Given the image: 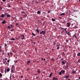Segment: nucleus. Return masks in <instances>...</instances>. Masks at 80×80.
Returning <instances> with one entry per match:
<instances>
[{
  "instance_id": "obj_41",
  "label": "nucleus",
  "mask_w": 80,
  "mask_h": 80,
  "mask_svg": "<svg viewBox=\"0 0 80 80\" xmlns=\"http://www.w3.org/2000/svg\"><path fill=\"white\" fill-rule=\"evenodd\" d=\"M67 28H64V30L66 31H67Z\"/></svg>"
},
{
  "instance_id": "obj_8",
  "label": "nucleus",
  "mask_w": 80,
  "mask_h": 80,
  "mask_svg": "<svg viewBox=\"0 0 80 80\" xmlns=\"http://www.w3.org/2000/svg\"><path fill=\"white\" fill-rule=\"evenodd\" d=\"M69 77V76L68 75L66 76H65L64 77V78H68Z\"/></svg>"
},
{
  "instance_id": "obj_43",
  "label": "nucleus",
  "mask_w": 80,
  "mask_h": 80,
  "mask_svg": "<svg viewBox=\"0 0 80 80\" xmlns=\"http://www.w3.org/2000/svg\"><path fill=\"white\" fill-rule=\"evenodd\" d=\"M5 1H6V0H2V1L3 2H5Z\"/></svg>"
},
{
  "instance_id": "obj_59",
  "label": "nucleus",
  "mask_w": 80,
  "mask_h": 80,
  "mask_svg": "<svg viewBox=\"0 0 80 80\" xmlns=\"http://www.w3.org/2000/svg\"><path fill=\"white\" fill-rule=\"evenodd\" d=\"M52 60L54 61V59H52Z\"/></svg>"
},
{
  "instance_id": "obj_52",
  "label": "nucleus",
  "mask_w": 80,
  "mask_h": 80,
  "mask_svg": "<svg viewBox=\"0 0 80 80\" xmlns=\"http://www.w3.org/2000/svg\"><path fill=\"white\" fill-rule=\"evenodd\" d=\"M38 75L36 73L35 74V75Z\"/></svg>"
},
{
  "instance_id": "obj_31",
  "label": "nucleus",
  "mask_w": 80,
  "mask_h": 80,
  "mask_svg": "<svg viewBox=\"0 0 80 80\" xmlns=\"http://www.w3.org/2000/svg\"><path fill=\"white\" fill-rule=\"evenodd\" d=\"M64 28H61V30H64Z\"/></svg>"
},
{
  "instance_id": "obj_23",
  "label": "nucleus",
  "mask_w": 80,
  "mask_h": 80,
  "mask_svg": "<svg viewBox=\"0 0 80 80\" xmlns=\"http://www.w3.org/2000/svg\"><path fill=\"white\" fill-rule=\"evenodd\" d=\"M12 71H13V70H12V69H13V68H13V65H12Z\"/></svg>"
},
{
  "instance_id": "obj_39",
  "label": "nucleus",
  "mask_w": 80,
  "mask_h": 80,
  "mask_svg": "<svg viewBox=\"0 0 80 80\" xmlns=\"http://www.w3.org/2000/svg\"><path fill=\"white\" fill-rule=\"evenodd\" d=\"M0 10L2 9V7H0Z\"/></svg>"
},
{
  "instance_id": "obj_33",
  "label": "nucleus",
  "mask_w": 80,
  "mask_h": 80,
  "mask_svg": "<svg viewBox=\"0 0 80 80\" xmlns=\"http://www.w3.org/2000/svg\"><path fill=\"white\" fill-rule=\"evenodd\" d=\"M14 62L15 63H17V60H16V61H14Z\"/></svg>"
},
{
  "instance_id": "obj_17",
  "label": "nucleus",
  "mask_w": 80,
  "mask_h": 80,
  "mask_svg": "<svg viewBox=\"0 0 80 80\" xmlns=\"http://www.w3.org/2000/svg\"><path fill=\"white\" fill-rule=\"evenodd\" d=\"M80 56V52H79L78 54H77V56L78 57Z\"/></svg>"
},
{
  "instance_id": "obj_21",
  "label": "nucleus",
  "mask_w": 80,
  "mask_h": 80,
  "mask_svg": "<svg viewBox=\"0 0 80 80\" xmlns=\"http://www.w3.org/2000/svg\"><path fill=\"white\" fill-rule=\"evenodd\" d=\"M51 11H52V10H49V11H48V13H50V12H51Z\"/></svg>"
},
{
  "instance_id": "obj_47",
  "label": "nucleus",
  "mask_w": 80,
  "mask_h": 80,
  "mask_svg": "<svg viewBox=\"0 0 80 80\" xmlns=\"http://www.w3.org/2000/svg\"><path fill=\"white\" fill-rule=\"evenodd\" d=\"M5 47H7V44H5Z\"/></svg>"
},
{
  "instance_id": "obj_15",
  "label": "nucleus",
  "mask_w": 80,
  "mask_h": 80,
  "mask_svg": "<svg viewBox=\"0 0 80 80\" xmlns=\"http://www.w3.org/2000/svg\"><path fill=\"white\" fill-rule=\"evenodd\" d=\"M61 72L62 73H64L65 72V71L61 70Z\"/></svg>"
},
{
  "instance_id": "obj_63",
  "label": "nucleus",
  "mask_w": 80,
  "mask_h": 80,
  "mask_svg": "<svg viewBox=\"0 0 80 80\" xmlns=\"http://www.w3.org/2000/svg\"><path fill=\"white\" fill-rule=\"evenodd\" d=\"M0 20H2V19H0Z\"/></svg>"
},
{
  "instance_id": "obj_6",
  "label": "nucleus",
  "mask_w": 80,
  "mask_h": 80,
  "mask_svg": "<svg viewBox=\"0 0 80 80\" xmlns=\"http://www.w3.org/2000/svg\"><path fill=\"white\" fill-rule=\"evenodd\" d=\"M37 72L39 74H40V70L38 69L37 70Z\"/></svg>"
},
{
  "instance_id": "obj_13",
  "label": "nucleus",
  "mask_w": 80,
  "mask_h": 80,
  "mask_svg": "<svg viewBox=\"0 0 80 80\" xmlns=\"http://www.w3.org/2000/svg\"><path fill=\"white\" fill-rule=\"evenodd\" d=\"M7 17H11V16L10 15H8L7 16Z\"/></svg>"
},
{
  "instance_id": "obj_45",
  "label": "nucleus",
  "mask_w": 80,
  "mask_h": 80,
  "mask_svg": "<svg viewBox=\"0 0 80 80\" xmlns=\"http://www.w3.org/2000/svg\"><path fill=\"white\" fill-rule=\"evenodd\" d=\"M21 78H23V76H21Z\"/></svg>"
},
{
  "instance_id": "obj_24",
  "label": "nucleus",
  "mask_w": 80,
  "mask_h": 80,
  "mask_svg": "<svg viewBox=\"0 0 80 80\" xmlns=\"http://www.w3.org/2000/svg\"><path fill=\"white\" fill-rule=\"evenodd\" d=\"M15 39L14 38H12L11 39V40H15Z\"/></svg>"
},
{
  "instance_id": "obj_25",
  "label": "nucleus",
  "mask_w": 80,
  "mask_h": 80,
  "mask_svg": "<svg viewBox=\"0 0 80 80\" xmlns=\"http://www.w3.org/2000/svg\"><path fill=\"white\" fill-rule=\"evenodd\" d=\"M8 28H9V29H10V28H11V27H10V26H8Z\"/></svg>"
},
{
  "instance_id": "obj_18",
  "label": "nucleus",
  "mask_w": 80,
  "mask_h": 80,
  "mask_svg": "<svg viewBox=\"0 0 80 80\" xmlns=\"http://www.w3.org/2000/svg\"><path fill=\"white\" fill-rule=\"evenodd\" d=\"M58 80V78H53V80Z\"/></svg>"
},
{
  "instance_id": "obj_1",
  "label": "nucleus",
  "mask_w": 80,
  "mask_h": 80,
  "mask_svg": "<svg viewBox=\"0 0 80 80\" xmlns=\"http://www.w3.org/2000/svg\"><path fill=\"white\" fill-rule=\"evenodd\" d=\"M42 33L45 35V31H41L40 32V34H42Z\"/></svg>"
},
{
  "instance_id": "obj_32",
  "label": "nucleus",
  "mask_w": 80,
  "mask_h": 80,
  "mask_svg": "<svg viewBox=\"0 0 80 80\" xmlns=\"http://www.w3.org/2000/svg\"><path fill=\"white\" fill-rule=\"evenodd\" d=\"M11 27H12V28H13V25H12V24L11 25Z\"/></svg>"
},
{
  "instance_id": "obj_34",
  "label": "nucleus",
  "mask_w": 80,
  "mask_h": 80,
  "mask_svg": "<svg viewBox=\"0 0 80 80\" xmlns=\"http://www.w3.org/2000/svg\"><path fill=\"white\" fill-rule=\"evenodd\" d=\"M14 30H13V29H12V30H10V31H11V32H13V31Z\"/></svg>"
},
{
  "instance_id": "obj_3",
  "label": "nucleus",
  "mask_w": 80,
  "mask_h": 80,
  "mask_svg": "<svg viewBox=\"0 0 80 80\" xmlns=\"http://www.w3.org/2000/svg\"><path fill=\"white\" fill-rule=\"evenodd\" d=\"M67 27H70V23L69 22H68L67 23Z\"/></svg>"
},
{
  "instance_id": "obj_51",
  "label": "nucleus",
  "mask_w": 80,
  "mask_h": 80,
  "mask_svg": "<svg viewBox=\"0 0 80 80\" xmlns=\"http://www.w3.org/2000/svg\"><path fill=\"white\" fill-rule=\"evenodd\" d=\"M8 56H9V53L8 52Z\"/></svg>"
},
{
  "instance_id": "obj_64",
  "label": "nucleus",
  "mask_w": 80,
  "mask_h": 80,
  "mask_svg": "<svg viewBox=\"0 0 80 80\" xmlns=\"http://www.w3.org/2000/svg\"><path fill=\"white\" fill-rule=\"evenodd\" d=\"M79 1L80 2V0H79Z\"/></svg>"
},
{
  "instance_id": "obj_55",
  "label": "nucleus",
  "mask_w": 80,
  "mask_h": 80,
  "mask_svg": "<svg viewBox=\"0 0 80 80\" xmlns=\"http://www.w3.org/2000/svg\"><path fill=\"white\" fill-rule=\"evenodd\" d=\"M43 60H44V61H45V58L44 59H43Z\"/></svg>"
},
{
  "instance_id": "obj_53",
  "label": "nucleus",
  "mask_w": 80,
  "mask_h": 80,
  "mask_svg": "<svg viewBox=\"0 0 80 80\" xmlns=\"http://www.w3.org/2000/svg\"><path fill=\"white\" fill-rule=\"evenodd\" d=\"M65 32H66V33H68L67 31H66Z\"/></svg>"
},
{
  "instance_id": "obj_49",
  "label": "nucleus",
  "mask_w": 80,
  "mask_h": 80,
  "mask_svg": "<svg viewBox=\"0 0 80 80\" xmlns=\"http://www.w3.org/2000/svg\"><path fill=\"white\" fill-rule=\"evenodd\" d=\"M22 13H25V12L24 11H22Z\"/></svg>"
},
{
  "instance_id": "obj_58",
  "label": "nucleus",
  "mask_w": 80,
  "mask_h": 80,
  "mask_svg": "<svg viewBox=\"0 0 80 80\" xmlns=\"http://www.w3.org/2000/svg\"><path fill=\"white\" fill-rule=\"evenodd\" d=\"M63 31H65V28L63 30Z\"/></svg>"
},
{
  "instance_id": "obj_54",
  "label": "nucleus",
  "mask_w": 80,
  "mask_h": 80,
  "mask_svg": "<svg viewBox=\"0 0 80 80\" xmlns=\"http://www.w3.org/2000/svg\"><path fill=\"white\" fill-rule=\"evenodd\" d=\"M74 28H77V27H74Z\"/></svg>"
},
{
  "instance_id": "obj_22",
  "label": "nucleus",
  "mask_w": 80,
  "mask_h": 80,
  "mask_svg": "<svg viewBox=\"0 0 80 80\" xmlns=\"http://www.w3.org/2000/svg\"><path fill=\"white\" fill-rule=\"evenodd\" d=\"M52 73H51L49 74V77H51L52 76Z\"/></svg>"
},
{
  "instance_id": "obj_40",
  "label": "nucleus",
  "mask_w": 80,
  "mask_h": 80,
  "mask_svg": "<svg viewBox=\"0 0 80 80\" xmlns=\"http://www.w3.org/2000/svg\"><path fill=\"white\" fill-rule=\"evenodd\" d=\"M36 79H38V76H37V77H36Z\"/></svg>"
},
{
  "instance_id": "obj_61",
  "label": "nucleus",
  "mask_w": 80,
  "mask_h": 80,
  "mask_svg": "<svg viewBox=\"0 0 80 80\" xmlns=\"http://www.w3.org/2000/svg\"><path fill=\"white\" fill-rule=\"evenodd\" d=\"M73 25V23H72V25Z\"/></svg>"
},
{
  "instance_id": "obj_7",
  "label": "nucleus",
  "mask_w": 80,
  "mask_h": 80,
  "mask_svg": "<svg viewBox=\"0 0 80 80\" xmlns=\"http://www.w3.org/2000/svg\"><path fill=\"white\" fill-rule=\"evenodd\" d=\"M5 17V15L3 14H2L1 15V17L2 18H3V17Z\"/></svg>"
},
{
  "instance_id": "obj_19",
  "label": "nucleus",
  "mask_w": 80,
  "mask_h": 80,
  "mask_svg": "<svg viewBox=\"0 0 80 80\" xmlns=\"http://www.w3.org/2000/svg\"><path fill=\"white\" fill-rule=\"evenodd\" d=\"M9 71H10V68H8L7 69V71L8 72Z\"/></svg>"
},
{
  "instance_id": "obj_60",
  "label": "nucleus",
  "mask_w": 80,
  "mask_h": 80,
  "mask_svg": "<svg viewBox=\"0 0 80 80\" xmlns=\"http://www.w3.org/2000/svg\"><path fill=\"white\" fill-rule=\"evenodd\" d=\"M25 80H27V79H25Z\"/></svg>"
},
{
  "instance_id": "obj_48",
  "label": "nucleus",
  "mask_w": 80,
  "mask_h": 80,
  "mask_svg": "<svg viewBox=\"0 0 80 80\" xmlns=\"http://www.w3.org/2000/svg\"><path fill=\"white\" fill-rule=\"evenodd\" d=\"M16 25H18V23H17L16 24Z\"/></svg>"
},
{
  "instance_id": "obj_30",
  "label": "nucleus",
  "mask_w": 80,
  "mask_h": 80,
  "mask_svg": "<svg viewBox=\"0 0 80 80\" xmlns=\"http://www.w3.org/2000/svg\"><path fill=\"white\" fill-rule=\"evenodd\" d=\"M2 49V46H0V52H1V50Z\"/></svg>"
},
{
  "instance_id": "obj_28",
  "label": "nucleus",
  "mask_w": 80,
  "mask_h": 80,
  "mask_svg": "<svg viewBox=\"0 0 80 80\" xmlns=\"http://www.w3.org/2000/svg\"><path fill=\"white\" fill-rule=\"evenodd\" d=\"M59 75H62V72H60V73H59Z\"/></svg>"
},
{
  "instance_id": "obj_26",
  "label": "nucleus",
  "mask_w": 80,
  "mask_h": 80,
  "mask_svg": "<svg viewBox=\"0 0 80 80\" xmlns=\"http://www.w3.org/2000/svg\"><path fill=\"white\" fill-rule=\"evenodd\" d=\"M31 62L30 61H28V64H29V63H30V62Z\"/></svg>"
},
{
  "instance_id": "obj_9",
  "label": "nucleus",
  "mask_w": 80,
  "mask_h": 80,
  "mask_svg": "<svg viewBox=\"0 0 80 80\" xmlns=\"http://www.w3.org/2000/svg\"><path fill=\"white\" fill-rule=\"evenodd\" d=\"M73 37H75L76 38H77V36H76V33H75V34H74Z\"/></svg>"
},
{
  "instance_id": "obj_36",
  "label": "nucleus",
  "mask_w": 80,
  "mask_h": 80,
  "mask_svg": "<svg viewBox=\"0 0 80 80\" xmlns=\"http://www.w3.org/2000/svg\"><path fill=\"white\" fill-rule=\"evenodd\" d=\"M75 72H76L75 71H73L72 72V73H75Z\"/></svg>"
},
{
  "instance_id": "obj_62",
  "label": "nucleus",
  "mask_w": 80,
  "mask_h": 80,
  "mask_svg": "<svg viewBox=\"0 0 80 80\" xmlns=\"http://www.w3.org/2000/svg\"><path fill=\"white\" fill-rule=\"evenodd\" d=\"M3 80H5V79L4 78V79H3Z\"/></svg>"
},
{
  "instance_id": "obj_50",
  "label": "nucleus",
  "mask_w": 80,
  "mask_h": 80,
  "mask_svg": "<svg viewBox=\"0 0 80 80\" xmlns=\"http://www.w3.org/2000/svg\"><path fill=\"white\" fill-rule=\"evenodd\" d=\"M0 3H2V4H3V2H1Z\"/></svg>"
},
{
  "instance_id": "obj_46",
  "label": "nucleus",
  "mask_w": 80,
  "mask_h": 80,
  "mask_svg": "<svg viewBox=\"0 0 80 80\" xmlns=\"http://www.w3.org/2000/svg\"><path fill=\"white\" fill-rule=\"evenodd\" d=\"M64 32V31H61V33H63Z\"/></svg>"
},
{
  "instance_id": "obj_35",
  "label": "nucleus",
  "mask_w": 80,
  "mask_h": 80,
  "mask_svg": "<svg viewBox=\"0 0 80 80\" xmlns=\"http://www.w3.org/2000/svg\"><path fill=\"white\" fill-rule=\"evenodd\" d=\"M59 19H62V17H58Z\"/></svg>"
},
{
  "instance_id": "obj_5",
  "label": "nucleus",
  "mask_w": 80,
  "mask_h": 80,
  "mask_svg": "<svg viewBox=\"0 0 80 80\" xmlns=\"http://www.w3.org/2000/svg\"><path fill=\"white\" fill-rule=\"evenodd\" d=\"M2 23H3V24H5V23H6V21H5V20H4L3 21H2Z\"/></svg>"
},
{
  "instance_id": "obj_11",
  "label": "nucleus",
  "mask_w": 80,
  "mask_h": 80,
  "mask_svg": "<svg viewBox=\"0 0 80 80\" xmlns=\"http://www.w3.org/2000/svg\"><path fill=\"white\" fill-rule=\"evenodd\" d=\"M52 22H55V19H54L53 18H52Z\"/></svg>"
},
{
  "instance_id": "obj_20",
  "label": "nucleus",
  "mask_w": 80,
  "mask_h": 80,
  "mask_svg": "<svg viewBox=\"0 0 80 80\" xmlns=\"http://www.w3.org/2000/svg\"><path fill=\"white\" fill-rule=\"evenodd\" d=\"M67 34H68V35H70V34L69 32H68V33H67Z\"/></svg>"
},
{
  "instance_id": "obj_12",
  "label": "nucleus",
  "mask_w": 80,
  "mask_h": 80,
  "mask_svg": "<svg viewBox=\"0 0 80 80\" xmlns=\"http://www.w3.org/2000/svg\"><path fill=\"white\" fill-rule=\"evenodd\" d=\"M61 15H65V13H62L60 15V16Z\"/></svg>"
},
{
  "instance_id": "obj_37",
  "label": "nucleus",
  "mask_w": 80,
  "mask_h": 80,
  "mask_svg": "<svg viewBox=\"0 0 80 80\" xmlns=\"http://www.w3.org/2000/svg\"><path fill=\"white\" fill-rule=\"evenodd\" d=\"M10 55H13V53L12 52H10Z\"/></svg>"
},
{
  "instance_id": "obj_16",
  "label": "nucleus",
  "mask_w": 80,
  "mask_h": 80,
  "mask_svg": "<svg viewBox=\"0 0 80 80\" xmlns=\"http://www.w3.org/2000/svg\"><path fill=\"white\" fill-rule=\"evenodd\" d=\"M32 35H33V36H35L36 35V34H34V33H33V32H32Z\"/></svg>"
},
{
  "instance_id": "obj_2",
  "label": "nucleus",
  "mask_w": 80,
  "mask_h": 80,
  "mask_svg": "<svg viewBox=\"0 0 80 80\" xmlns=\"http://www.w3.org/2000/svg\"><path fill=\"white\" fill-rule=\"evenodd\" d=\"M21 38L22 40H24V38H25V36H24V35H21Z\"/></svg>"
},
{
  "instance_id": "obj_57",
  "label": "nucleus",
  "mask_w": 80,
  "mask_h": 80,
  "mask_svg": "<svg viewBox=\"0 0 80 80\" xmlns=\"http://www.w3.org/2000/svg\"><path fill=\"white\" fill-rule=\"evenodd\" d=\"M79 80H80V77L79 78Z\"/></svg>"
},
{
  "instance_id": "obj_38",
  "label": "nucleus",
  "mask_w": 80,
  "mask_h": 80,
  "mask_svg": "<svg viewBox=\"0 0 80 80\" xmlns=\"http://www.w3.org/2000/svg\"><path fill=\"white\" fill-rule=\"evenodd\" d=\"M9 62H10V60L9 59L7 61V62H8V63H9Z\"/></svg>"
},
{
  "instance_id": "obj_29",
  "label": "nucleus",
  "mask_w": 80,
  "mask_h": 80,
  "mask_svg": "<svg viewBox=\"0 0 80 80\" xmlns=\"http://www.w3.org/2000/svg\"><path fill=\"white\" fill-rule=\"evenodd\" d=\"M2 77V74L1 73H0V77Z\"/></svg>"
},
{
  "instance_id": "obj_10",
  "label": "nucleus",
  "mask_w": 80,
  "mask_h": 80,
  "mask_svg": "<svg viewBox=\"0 0 80 80\" xmlns=\"http://www.w3.org/2000/svg\"><path fill=\"white\" fill-rule=\"evenodd\" d=\"M41 13V12H40V11H38L37 12V13H38V14H40Z\"/></svg>"
},
{
  "instance_id": "obj_56",
  "label": "nucleus",
  "mask_w": 80,
  "mask_h": 80,
  "mask_svg": "<svg viewBox=\"0 0 80 80\" xmlns=\"http://www.w3.org/2000/svg\"><path fill=\"white\" fill-rule=\"evenodd\" d=\"M63 58H62L61 59V60H63Z\"/></svg>"
},
{
  "instance_id": "obj_42",
  "label": "nucleus",
  "mask_w": 80,
  "mask_h": 80,
  "mask_svg": "<svg viewBox=\"0 0 80 80\" xmlns=\"http://www.w3.org/2000/svg\"><path fill=\"white\" fill-rule=\"evenodd\" d=\"M66 42H68V40L67 39L66 40Z\"/></svg>"
},
{
  "instance_id": "obj_14",
  "label": "nucleus",
  "mask_w": 80,
  "mask_h": 80,
  "mask_svg": "<svg viewBox=\"0 0 80 80\" xmlns=\"http://www.w3.org/2000/svg\"><path fill=\"white\" fill-rule=\"evenodd\" d=\"M8 7H9V8H10V7H11V6H10V4H9V3H8Z\"/></svg>"
},
{
  "instance_id": "obj_44",
  "label": "nucleus",
  "mask_w": 80,
  "mask_h": 80,
  "mask_svg": "<svg viewBox=\"0 0 80 80\" xmlns=\"http://www.w3.org/2000/svg\"><path fill=\"white\" fill-rule=\"evenodd\" d=\"M59 48H60V47H58V48H57V49H59Z\"/></svg>"
},
{
  "instance_id": "obj_4",
  "label": "nucleus",
  "mask_w": 80,
  "mask_h": 80,
  "mask_svg": "<svg viewBox=\"0 0 80 80\" xmlns=\"http://www.w3.org/2000/svg\"><path fill=\"white\" fill-rule=\"evenodd\" d=\"M35 30V31L37 32V33H39V31L38 29H36Z\"/></svg>"
},
{
  "instance_id": "obj_27",
  "label": "nucleus",
  "mask_w": 80,
  "mask_h": 80,
  "mask_svg": "<svg viewBox=\"0 0 80 80\" xmlns=\"http://www.w3.org/2000/svg\"><path fill=\"white\" fill-rule=\"evenodd\" d=\"M62 63H63L64 64H65V62H64V61H62Z\"/></svg>"
}]
</instances>
